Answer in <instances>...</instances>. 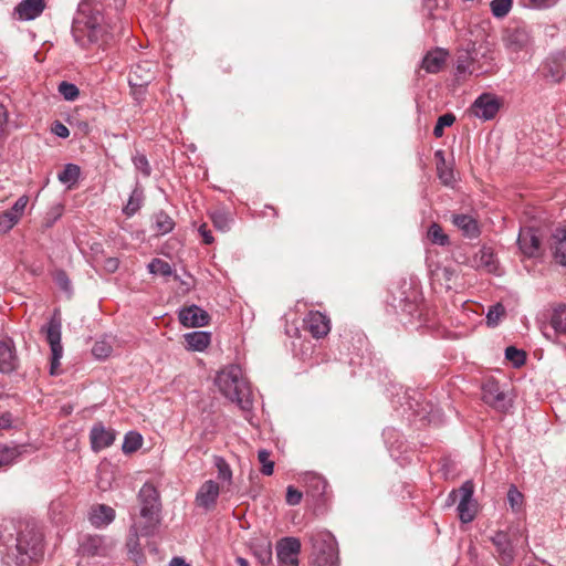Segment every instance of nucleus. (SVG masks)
Segmentation results:
<instances>
[{
  "label": "nucleus",
  "mask_w": 566,
  "mask_h": 566,
  "mask_svg": "<svg viewBox=\"0 0 566 566\" xmlns=\"http://www.w3.org/2000/svg\"><path fill=\"white\" fill-rule=\"evenodd\" d=\"M492 543L496 547V552L504 564H509L514 558V549L511 545L509 536L504 532H496L492 537Z\"/></svg>",
  "instance_id": "b1692460"
},
{
  "label": "nucleus",
  "mask_w": 566,
  "mask_h": 566,
  "mask_svg": "<svg viewBox=\"0 0 566 566\" xmlns=\"http://www.w3.org/2000/svg\"><path fill=\"white\" fill-rule=\"evenodd\" d=\"M210 219L214 228L221 232L229 231L233 221L231 214L224 210H216L211 212Z\"/></svg>",
  "instance_id": "c9c22d12"
},
{
  "label": "nucleus",
  "mask_w": 566,
  "mask_h": 566,
  "mask_svg": "<svg viewBox=\"0 0 566 566\" xmlns=\"http://www.w3.org/2000/svg\"><path fill=\"white\" fill-rule=\"evenodd\" d=\"M451 221L464 237L474 239L480 235L479 223L472 216L464 213L452 214Z\"/></svg>",
  "instance_id": "aec40b11"
},
{
  "label": "nucleus",
  "mask_w": 566,
  "mask_h": 566,
  "mask_svg": "<svg viewBox=\"0 0 566 566\" xmlns=\"http://www.w3.org/2000/svg\"><path fill=\"white\" fill-rule=\"evenodd\" d=\"M302 492H300L298 490H296L294 486L290 485L287 486L286 489V503L289 505H297L301 503L302 501Z\"/></svg>",
  "instance_id": "4d7b16f0"
},
{
  "label": "nucleus",
  "mask_w": 566,
  "mask_h": 566,
  "mask_svg": "<svg viewBox=\"0 0 566 566\" xmlns=\"http://www.w3.org/2000/svg\"><path fill=\"white\" fill-rule=\"evenodd\" d=\"M500 106V99L494 94L483 93L474 101L471 106V111L474 116L484 120H490L495 117Z\"/></svg>",
  "instance_id": "9d476101"
},
{
  "label": "nucleus",
  "mask_w": 566,
  "mask_h": 566,
  "mask_svg": "<svg viewBox=\"0 0 566 566\" xmlns=\"http://www.w3.org/2000/svg\"><path fill=\"white\" fill-rule=\"evenodd\" d=\"M434 156L438 159V163H437L438 178L440 179V181L443 185L450 186L454 180L453 170L447 166L442 150H437Z\"/></svg>",
  "instance_id": "c756f323"
},
{
  "label": "nucleus",
  "mask_w": 566,
  "mask_h": 566,
  "mask_svg": "<svg viewBox=\"0 0 566 566\" xmlns=\"http://www.w3.org/2000/svg\"><path fill=\"white\" fill-rule=\"evenodd\" d=\"M169 566H190V565L187 564L181 557H174L170 560Z\"/></svg>",
  "instance_id": "69168bd1"
},
{
  "label": "nucleus",
  "mask_w": 566,
  "mask_h": 566,
  "mask_svg": "<svg viewBox=\"0 0 566 566\" xmlns=\"http://www.w3.org/2000/svg\"><path fill=\"white\" fill-rule=\"evenodd\" d=\"M8 124V111L2 103H0V137L4 134Z\"/></svg>",
  "instance_id": "052dcab7"
},
{
  "label": "nucleus",
  "mask_w": 566,
  "mask_h": 566,
  "mask_svg": "<svg viewBox=\"0 0 566 566\" xmlns=\"http://www.w3.org/2000/svg\"><path fill=\"white\" fill-rule=\"evenodd\" d=\"M549 324L555 334L566 336V304L553 308Z\"/></svg>",
  "instance_id": "cd10ccee"
},
{
  "label": "nucleus",
  "mask_w": 566,
  "mask_h": 566,
  "mask_svg": "<svg viewBox=\"0 0 566 566\" xmlns=\"http://www.w3.org/2000/svg\"><path fill=\"white\" fill-rule=\"evenodd\" d=\"M533 566H552L551 564L546 563L544 559H538L533 555Z\"/></svg>",
  "instance_id": "338daca9"
},
{
  "label": "nucleus",
  "mask_w": 566,
  "mask_h": 566,
  "mask_svg": "<svg viewBox=\"0 0 566 566\" xmlns=\"http://www.w3.org/2000/svg\"><path fill=\"white\" fill-rule=\"evenodd\" d=\"M178 318L185 327H202L210 322L208 312L195 304L181 308Z\"/></svg>",
  "instance_id": "ddd939ff"
},
{
  "label": "nucleus",
  "mask_w": 566,
  "mask_h": 566,
  "mask_svg": "<svg viewBox=\"0 0 566 566\" xmlns=\"http://www.w3.org/2000/svg\"><path fill=\"white\" fill-rule=\"evenodd\" d=\"M52 132L61 138H66L70 135L69 128L60 122L53 124Z\"/></svg>",
  "instance_id": "bf43d9fd"
},
{
  "label": "nucleus",
  "mask_w": 566,
  "mask_h": 566,
  "mask_svg": "<svg viewBox=\"0 0 566 566\" xmlns=\"http://www.w3.org/2000/svg\"><path fill=\"white\" fill-rule=\"evenodd\" d=\"M551 248L556 263L566 266V231L557 229L552 235Z\"/></svg>",
  "instance_id": "a878e982"
},
{
  "label": "nucleus",
  "mask_w": 566,
  "mask_h": 566,
  "mask_svg": "<svg viewBox=\"0 0 566 566\" xmlns=\"http://www.w3.org/2000/svg\"><path fill=\"white\" fill-rule=\"evenodd\" d=\"M558 0H533V9H547L557 3Z\"/></svg>",
  "instance_id": "e2e57ef3"
},
{
  "label": "nucleus",
  "mask_w": 566,
  "mask_h": 566,
  "mask_svg": "<svg viewBox=\"0 0 566 566\" xmlns=\"http://www.w3.org/2000/svg\"><path fill=\"white\" fill-rule=\"evenodd\" d=\"M80 177V167L74 164H67L59 174V180L62 184H75Z\"/></svg>",
  "instance_id": "79ce46f5"
},
{
  "label": "nucleus",
  "mask_w": 566,
  "mask_h": 566,
  "mask_svg": "<svg viewBox=\"0 0 566 566\" xmlns=\"http://www.w3.org/2000/svg\"><path fill=\"white\" fill-rule=\"evenodd\" d=\"M237 564H238L239 566H250V565H249V562H248L245 558H243V557H238V558H237Z\"/></svg>",
  "instance_id": "774afa93"
},
{
  "label": "nucleus",
  "mask_w": 566,
  "mask_h": 566,
  "mask_svg": "<svg viewBox=\"0 0 566 566\" xmlns=\"http://www.w3.org/2000/svg\"><path fill=\"white\" fill-rule=\"evenodd\" d=\"M220 495V485L213 481H205L197 491L195 504L206 512L213 510Z\"/></svg>",
  "instance_id": "9b49d317"
},
{
  "label": "nucleus",
  "mask_w": 566,
  "mask_h": 566,
  "mask_svg": "<svg viewBox=\"0 0 566 566\" xmlns=\"http://www.w3.org/2000/svg\"><path fill=\"white\" fill-rule=\"evenodd\" d=\"M216 384L222 395L235 402L242 410L251 409V389L239 365H229L219 371Z\"/></svg>",
  "instance_id": "f03ea898"
},
{
  "label": "nucleus",
  "mask_w": 566,
  "mask_h": 566,
  "mask_svg": "<svg viewBox=\"0 0 566 566\" xmlns=\"http://www.w3.org/2000/svg\"><path fill=\"white\" fill-rule=\"evenodd\" d=\"M116 439V431L106 428L103 423H95L90 432L92 450L98 452L111 447Z\"/></svg>",
  "instance_id": "dca6fc26"
},
{
  "label": "nucleus",
  "mask_w": 566,
  "mask_h": 566,
  "mask_svg": "<svg viewBox=\"0 0 566 566\" xmlns=\"http://www.w3.org/2000/svg\"><path fill=\"white\" fill-rule=\"evenodd\" d=\"M429 275L431 284L446 290H451L452 284L458 277L457 271L451 266H443L440 263L429 264Z\"/></svg>",
  "instance_id": "f3484780"
},
{
  "label": "nucleus",
  "mask_w": 566,
  "mask_h": 566,
  "mask_svg": "<svg viewBox=\"0 0 566 566\" xmlns=\"http://www.w3.org/2000/svg\"><path fill=\"white\" fill-rule=\"evenodd\" d=\"M474 485L465 481L458 490L450 492L447 505H453L458 500V513L462 523H470L476 514V502L473 500Z\"/></svg>",
  "instance_id": "39448f33"
},
{
  "label": "nucleus",
  "mask_w": 566,
  "mask_h": 566,
  "mask_svg": "<svg viewBox=\"0 0 566 566\" xmlns=\"http://www.w3.org/2000/svg\"><path fill=\"white\" fill-rule=\"evenodd\" d=\"M427 238L431 243L440 247H446L450 243L448 234L443 232L442 227L437 222H432L429 226L427 230Z\"/></svg>",
  "instance_id": "f704fd0d"
},
{
  "label": "nucleus",
  "mask_w": 566,
  "mask_h": 566,
  "mask_svg": "<svg viewBox=\"0 0 566 566\" xmlns=\"http://www.w3.org/2000/svg\"><path fill=\"white\" fill-rule=\"evenodd\" d=\"M119 266V260L117 258H106L103 263V269L107 273H114Z\"/></svg>",
  "instance_id": "13d9d810"
},
{
  "label": "nucleus",
  "mask_w": 566,
  "mask_h": 566,
  "mask_svg": "<svg viewBox=\"0 0 566 566\" xmlns=\"http://www.w3.org/2000/svg\"><path fill=\"white\" fill-rule=\"evenodd\" d=\"M505 358L511 363L513 367L520 368L525 364L527 354L525 350L517 349L514 346H509L505 349Z\"/></svg>",
  "instance_id": "ea45409f"
},
{
  "label": "nucleus",
  "mask_w": 566,
  "mask_h": 566,
  "mask_svg": "<svg viewBox=\"0 0 566 566\" xmlns=\"http://www.w3.org/2000/svg\"><path fill=\"white\" fill-rule=\"evenodd\" d=\"M454 122H455V116L453 114L447 113V114L441 115L438 118L437 124L433 128V135L437 138L442 137L444 128L451 126Z\"/></svg>",
  "instance_id": "49530a36"
},
{
  "label": "nucleus",
  "mask_w": 566,
  "mask_h": 566,
  "mask_svg": "<svg viewBox=\"0 0 566 566\" xmlns=\"http://www.w3.org/2000/svg\"><path fill=\"white\" fill-rule=\"evenodd\" d=\"M496 259L494 253L489 248H483L480 250L479 255L476 256V264L479 268L484 269L489 273H494L497 269Z\"/></svg>",
  "instance_id": "72a5a7b5"
},
{
  "label": "nucleus",
  "mask_w": 566,
  "mask_h": 566,
  "mask_svg": "<svg viewBox=\"0 0 566 566\" xmlns=\"http://www.w3.org/2000/svg\"><path fill=\"white\" fill-rule=\"evenodd\" d=\"M61 329L62 322L57 311L50 318L49 323L41 328V332L45 334V338L50 344L51 348L50 374L52 376L60 374V360L63 356V347L61 344Z\"/></svg>",
  "instance_id": "423d86ee"
},
{
  "label": "nucleus",
  "mask_w": 566,
  "mask_h": 566,
  "mask_svg": "<svg viewBox=\"0 0 566 566\" xmlns=\"http://www.w3.org/2000/svg\"><path fill=\"white\" fill-rule=\"evenodd\" d=\"M255 556L260 559L262 564H266L272 558V544L270 541L264 542L262 545L258 547L254 552Z\"/></svg>",
  "instance_id": "864d4df0"
},
{
  "label": "nucleus",
  "mask_w": 566,
  "mask_h": 566,
  "mask_svg": "<svg viewBox=\"0 0 566 566\" xmlns=\"http://www.w3.org/2000/svg\"><path fill=\"white\" fill-rule=\"evenodd\" d=\"M472 57L468 52L458 54L455 62V75L458 78L465 77L471 74Z\"/></svg>",
  "instance_id": "e433bc0d"
},
{
  "label": "nucleus",
  "mask_w": 566,
  "mask_h": 566,
  "mask_svg": "<svg viewBox=\"0 0 566 566\" xmlns=\"http://www.w3.org/2000/svg\"><path fill=\"white\" fill-rule=\"evenodd\" d=\"M84 21L77 19L74 23L73 34L76 41L84 45L85 42L81 39L82 35L87 38L88 43H96L102 40L104 38V28L102 25L104 20L103 14L96 11L91 15L84 17Z\"/></svg>",
  "instance_id": "0eeeda50"
},
{
  "label": "nucleus",
  "mask_w": 566,
  "mask_h": 566,
  "mask_svg": "<svg viewBox=\"0 0 566 566\" xmlns=\"http://www.w3.org/2000/svg\"><path fill=\"white\" fill-rule=\"evenodd\" d=\"M532 245H533V259L539 258L542 255V253H541V242H539V239L536 235H534V234H533Z\"/></svg>",
  "instance_id": "0e129e2a"
},
{
  "label": "nucleus",
  "mask_w": 566,
  "mask_h": 566,
  "mask_svg": "<svg viewBox=\"0 0 566 566\" xmlns=\"http://www.w3.org/2000/svg\"><path fill=\"white\" fill-rule=\"evenodd\" d=\"M138 499L140 502V516L145 520V524L140 526L134 525L132 531L135 536L139 534L148 536L155 532L159 523V494L153 484L145 483L139 490Z\"/></svg>",
  "instance_id": "7ed1b4c3"
},
{
  "label": "nucleus",
  "mask_w": 566,
  "mask_h": 566,
  "mask_svg": "<svg viewBox=\"0 0 566 566\" xmlns=\"http://www.w3.org/2000/svg\"><path fill=\"white\" fill-rule=\"evenodd\" d=\"M144 198L143 189L136 186L132 191L126 206L123 208V213L126 217H133L142 208Z\"/></svg>",
  "instance_id": "c85d7f7f"
},
{
  "label": "nucleus",
  "mask_w": 566,
  "mask_h": 566,
  "mask_svg": "<svg viewBox=\"0 0 566 566\" xmlns=\"http://www.w3.org/2000/svg\"><path fill=\"white\" fill-rule=\"evenodd\" d=\"M147 268L151 274L161 276H170L172 274L170 264L161 259H153Z\"/></svg>",
  "instance_id": "a19ab883"
},
{
  "label": "nucleus",
  "mask_w": 566,
  "mask_h": 566,
  "mask_svg": "<svg viewBox=\"0 0 566 566\" xmlns=\"http://www.w3.org/2000/svg\"><path fill=\"white\" fill-rule=\"evenodd\" d=\"M46 8L45 0H22L13 10L20 21H31L40 17Z\"/></svg>",
  "instance_id": "a211bd4d"
},
{
  "label": "nucleus",
  "mask_w": 566,
  "mask_h": 566,
  "mask_svg": "<svg viewBox=\"0 0 566 566\" xmlns=\"http://www.w3.org/2000/svg\"><path fill=\"white\" fill-rule=\"evenodd\" d=\"M504 42L507 49L513 52H518L528 43V33L523 28L509 29L504 36Z\"/></svg>",
  "instance_id": "5701e85b"
},
{
  "label": "nucleus",
  "mask_w": 566,
  "mask_h": 566,
  "mask_svg": "<svg viewBox=\"0 0 566 566\" xmlns=\"http://www.w3.org/2000/svg\"><path fill=\"white\" fill-rule=\"evenodd\" d=\"M482 399L496 409L506 407L505 394L500 390L499 385L494 381H489L482 387Z\"/></svg>",
  "instance_id": "412c9836"
},
{
  "label": "nucleus",
  "mask_w": 566,
  "mask_h": 566,
  "mask_svg": "<svg viewBox=\"0 0 566 566\" xmlns=\"http://www.w3.org/2000/svg\"><path fill=\"white\" fill-rule=\"evenodd\" d=\"M448 57V52L442 49L429 51L422 59L421 67L427 73H438L442 70Z\"/></svg>",
  "instance_id": "4be33fe9"
},
{
  "label": "nucleus",
  "mask_w": 566,
  "mask_h": 566,
  "mask_svg": "<svg viewBox=\"0 0 566 566\" xmlns=\"http://www.w3.org/2000/svg\"><path fill=\"white\" fill-rule=\"evenodd\" d=\"M111 549V544L106 542L105 537L99 535L84 536L80 543V552L88 557L107 556Z\"/></svg>",
  "instance_id": "4468645a"
},
{
  "label": "nucleus",
  "mask_w": 566,
  "mask_h": 566,
  "mask_svg": "<svg viewBox=\"0 0 566 566\" xmlns=\"http://www.w3.org/2000/svg\"><path fill=\"white\" fill-rule=\"evenodd\" d=\"M505 314L506 311L502 303H496L490 306L486 313V325L489 327H496Z\"/></svg>",
  "instance_id": "4c0bfd02"
},
{
  "label": "nucleus",
  "mask_w": 566,
  "mask_h": 566,
  "mask_svg": "<svg viewBox=\"0 0 566 566\" xmlns=\"http://www.w3.org/2000/svg\"><path fill=\"white\" fill-rule=\"evenodd\" d=\"M304 325L306 331L317 339L324 338L331 331L329 317L319 311H311L304 318Z\"/></svg>",
  "instance_id": "f8f14e48"
},
{
  "label": "nucleus",
  "mask_w": 566,
  "mask_h": 566,
  "mask_svg": "<svg viewBox=\"0 0 566 566\" xmlns=\"http://www.w3.org/2000/svg\"><path fill=\"white\" fill-rule=\"evenodd\" d=\"M531 239V228L525 226L521 228L517 243L520 245L521 251L526 258L531 256V244L528 240Z\"/></svg>",
  "instance_id": "de8ad7c7"
},
{
  "label": "nucleus",
  "mask_w": 566,
  "mask_h": 566,
  "mask_svg": "<svg viewBox=\"0 0 566 566\" xmlns=\"http://www.w3.org/2000/svg\"><path fill=\"white\" fill-rule=\"evenodd\" d=\"M18 218L11 212L4 211L0 214V233L4 234L9 232L17 223Z\"/></svg>",
  "instance_id": "8fccbe9b"
},
{
  "label": "nucleus",
  "mask_w": 566,
  "mask_h": 566,
  "mask_svg": "<svg viewBox=\"0 0 566 566\" xmlns=\"http://www.w3.org/2000/svg\"><path fill=\"white\" fill-rule=\"evenodd\" d=\"M507 502L513 513H524L525 497L514 484H512L507 491Z\"/></svg>",
  "instance_id": "473e14b6"
},
{
  "label": "nucleus",
  "mask_w": 566,
  "mask_h": 566,
  "mask_svg": "<svg viewBox=\"0 0 566 566\" xmlns=\"http://www.w3.org/2000/svg\"><path fill=\"white\" fill-rule=\"evenodd\" d=\"M214 464L218 469L219 479L230 482L232 479V471L226 460L218 457L216 458Z\"/></svg>",
  "instance_id": "3c124183"
},
{
  "label": "nucleus",
  "mask_w": 566,
  "mask_h": 566,
  "mask_svg": "<svg viewBox=\"0 0 566 566\" xmlns=\"http://www.w3.org/2000/svg\"><path fill=\"white\" fill-rule=\"evenodd\" d=\"M186 348L193 352H203L211 343L209 332L196 331L184 335Z\"/></svg>",
  "instance_id": "393cba45"
},
{
  "label": "nucleus",
  "mask_w": 566,
  "mask_h": 566,
  "mask_svg": "<svg viewBox=\"0 0 566 566\" xmlns=\"http://www.w3.org/2000/svg\"><path fill=\"white\" fill-rule=\"evenodd\" d=\"M544 75L559 82L566 75V54L556 53L549 56L543 67Z\"/></svg>",
  "instance_id": "6ab92c4d"
},
{
  "label": "nucleus",
  "mask_w": 566,
  "mask_h": 566,
  "mask_svg": "<svg viewBox=\"0 0 566 566\" xmlns=\"http://www.w3.org/2000/svg\"><path fill=\"white\" fill-rule=\"evenodd\" d=\"M271 452L266 449H261L258 451V460L261 464V472L264 475H272L274 471V461L270 459Z\"/></svg>",
  "instance_id": "37998d69"
},
{
  "label": "nucleus",
  "mask_w": 566,
  "mask_h": 566,
  "mask_svg": "<svg viewBox=\"0 0 566 566\" xmlns=\"http://www.w3.org/2000/svg\"><path fill=\"white\" fill-rule=\"evenodd\" d=\"M200 235L202 237V240L206 244H211L213 242V237L211 231L207 228V224L203 223L198 229Z\"/></svg>",
  "instance_id": "680f3d73"
},
{
  "label": "nucleus",
  "mask_w": 566,
  "mask_h": 566,
  "mask_svg": "<svg viewBox=\"0 0 566 566\" xmlns=\"http://www.w3.org/2000/svg\"><path fill=\"white\" fill-rule=\"evenodd\" d=\"M156 72V63L151 61H140L132 67L128 74V83L133 88L146 87L155 78Z\"/></svg>",
  "instance_id": "6e6552de"
},
{
  "label": "nucleus",
  "mask_w": 566,
  "mask_h": 566,
  "mask_svg": "<svg viewBox=\"0 0 566 566\" xmlns=\"http://www.w3.org/2000/svg\"><path fill=\"white\" fill-rule=\"evenodd\" d=\"M21 446H0V469L14 463L22 454Z\"/></svg>",
  "instance_id": "7c9ffc66"
},
{
  "label": "nucleus",
  "mask_w": 566,
  "mask_h": 566,
  "mask_svg": "<svg viewBox=\"0 0 566 566\" xmlns=\"http://www.w3.org/2000/svg\"><path fill=\"white\" fill-rule=\"evenodd\" d=\"M115 518V511L113 507L99 504L92 507L90 513V522L96 527L106 526Z\"/></svg>",
  "instance_id": "bb28decb"
},
{
  "label": "nucleus",
  "mask_w": 566,
  "mask_h": 566,
  "mask_svg": "<svg viewBox=\"0 0 566 566\" xmlns=\"http://www.w3.org/2000/svg\"><path fill=\"white\" fill-rule=\"evenodd\" d=\"M54 280L61 290L65 292H71L72 284L67 274L64 271H57L54 275Z\"/></svg>",
  "instance_id": "6e6d98bb"
},
{
  "label": "nucleus",
  "mask_w": 566,
  "mask_h": 566,
  "mask_svg": "<svg viewBox=\"0 0 566 566\" xmlns=\"http://www.w3.org/2000/svg\"><path fill=\"white\" fill-rule=\"evenodd\" d=\"M134 166L137 170H139L144 176L148 177L151 174V168L149 166L148 159L143 154H136L133 157Z\"/></svg>",
  "instance_id": "603ef678"
},
{
  "label": "nucleus",
  "mask_w": 566,
  "mask_h": 566,
  "mask_svg": "<svg viewBox=\"0 0 566 566\" xmlns=\"http://www.w3.org/2000/svg\"><path fill=\"white\" fill-rule=\"evenodd\" d=\"M142 436L138 432L129 431L124 438L122 450L124 453H133L142 447Z\"/></svg>",
  "instance_id": "58836bf2"
},
{
  "label": "nucleus",
  "mask_w": 566,
  "mask_h": 566,
  "mask_svg": "<svg viewBox=\"0 0 566 566\" xmlns=\"http://www.w3.org/2000/svg\"><path fill=\"white\" fill-rule=\"evenodd\" d=\"M492 14L495 18H504L512 8V0H492L490 3Z\"/></svg>",
  "instance_id": "c03bdc74"
},
{
  "label": "nucleus",
  "mask_w": 566,
  "mask_h": 566,
  "mask_svg": "<svg viewBox=\"0 0 566 566\" xmlns=\"http://www.w3.org/2000/svg\"><path fill=\"white\" fill-rule=\"evenodd\" d=\"M301 542L296 537H284L276 544V556L280 564L285 566H298Z\"/></svg>",
  "instance_id": "1a4fd4ad"
},
{
  "label": "nucleus",
  "mask_w": 566,
  "mask_h": 566,
  "mask_svg": "<svg viewBox=\"0 0 566 566\" xmlns=\"http://www.w3.org/2000/svg\"><path fill=\"white\" fill-rule=\"evenodd\" d=\"M113 352L112 344L106 339L96 340L92 348V354L98 359L107 358Z\"/></svg>",
  "instance_id": "a18cd8bd"
},
{
  "label": "nucleus",
  "mask_w": 566,
  "mask_h": 566,
  "mask_svg": "<svg viewBox=\"0 0 566 566\" xmlns=\"http://www.w3.org/2000/svg\"><path fill=\"white\" fill-rule=\"evenodd\" d=\"M175 228V221L165 211H158L154 214V229L158 234H167Z\"/></svg>",
  "instance_id": "2f4dec72"
},
{
  "label": "nucleus",
  "mask_w": 566,
  "mask_h": 566,
  "mask_svg": "<svg viewBox=\"0 0 566 566\" xmlns=\"http://www.w3.org/2000/svg\"><path fill=\"white\" fill-rule=\"evenodd\" d=\"M312 545L310 566H338V548L335 536L328 531L307 534Z\"/></svg>",
  "instance_id": "20e7f679"
},
{
  "label": "nucleus",
  "mask_w": 566,
  "mask_h": 566,
  "mask_svg": "<svg viewBox=\"0 0 566 566\" xmlns=\"http://www.w3.org/2000/svg\"><path fill=\"white\" fill-rule=\"evenodd\" d=\"M19 357L12 339L0 340V373L10 374L18 369Z\"/></svg>",
  "instance_id": "2eb2a0df"
},
{
  "label": "nucleus",
  "mask_w": 566,
  "mask_h": 566,
  "mask_svg": "<svg viewBox=\"0 0 566 566\" xmlns=\"http://www.w3.org/2000/svg\"><path fill=\"white\" fill-rule=\"evenodd\" d=\"M0 541L7 557L17 565H25L43 554V535L28 521H10L1 525Z\"/></svg>",
  "instance_id": "f257e3e1"
},
{
  "label": "nucleus",
  "mask_w": 566,
  "mask_h": 566,
  "mask_svg": "<svg viewBox=\"0 0 566 566\" xmlns=\"http://www.w3.org/2000/svg\"><path fill=\"white\" fill-rule=\"evenodd\" d=\"M59 93L66 99V101H74L77 98L80 91L76 85L69 83V82H61L59 85Z\"/></svg>",
  "instance_id": "09e8293b"
},
{
  "label": "nucleus",
  "mask_w": 566,
  "mask_h": 566,
  "mask_svg": "<svg viewBox=\"0 0 566 566\" xmlns=\"http://www.w3.org/2000/svg\"><path fill=\"white\" fill-rule=\"evenodd\" d=\"M28 197L27 196H21L20 198H18V200L14 202V205L12 206L11 209L7 210L8 212H11L12 214H15V218H18V220L20 219V217L22 216L27 205H28Z\"/></svg>",
  "instance_id": "5fc2aeb1"
}]
</instances>
